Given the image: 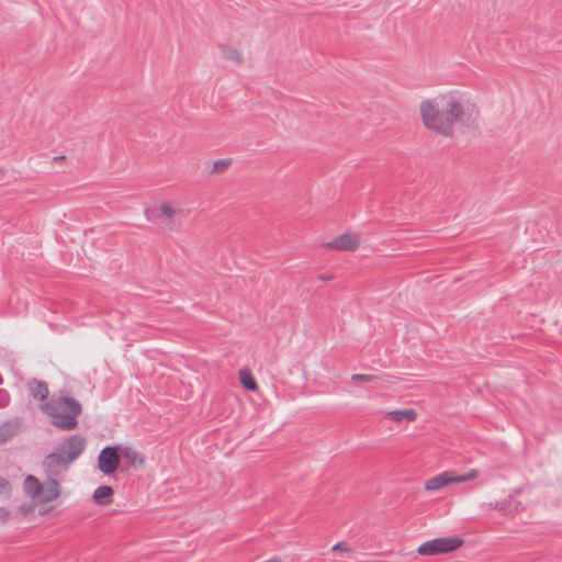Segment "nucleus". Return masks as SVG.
Masks as SVG:
<instances>
[{"instance_id": "nucleus-5", "label": "nucleus", "mask_w": 562, "mask_h": 562, "mask_svg": "<svg viewBox=\"0 0 562 562\" xmlns=\"http://www.w3.org/2000/svg\"><path fill=\"white\" fill-rule=\"evenodd\" d=\"M463 544V539L457 536L428 540L417 548V553L424 557L450 553Z\"/></svg>"}, {"instance_id": "nucleus-22", "label": "nucleus", "mask_w": 562, "mask_h": 562, "mask_svg": "<svg viewBox=\"0 0 562 562\" xmlns=\"http://www.w3.org/2000/svg\"><path fill=\"white\" fill-rule=\"evenodd\" d=\"M333 551L350 552L351 548L346 542H338L333 547Z\"/></svg>"}, {"instance_id": "nucleus-18", "label": "nucleus", "mask_w": 562, "mask_h": 562, "mask_svg": "<svg viewBox=\"0 0 562 562\" xmlns=\"http://www.w3.org/2000/svg\"><path fill=\"white\" fill-rule=\"evenodd\" d=\"M351 380L355 382H373L376 380V376L372 374L356 373L351 375Z\"/></svg>"}, {"instance_id": "nucleus-2", "label": "nucleus", "mask_w": 562, "mask_h": 562, "mask_svg": "<svg viewBox=\"0 0 562 562\" xmlns=\"http://www.w3.org/2000/svg\"><path fill=\"white\" fill-rule=\"evenodd\" d=\"M86 439L81 435H72L58 443L53 452L43 460L49 476H57L67 471L69 465L75 462L86 448Z\"/></svg>"}, {"instance_id": "nucleus-16", "label": "nucleus", "mask_w": 562, "mask_h": 562, "mask_svg": "<svg viewBox=\"0 0 562 562\" xmlns=\"http://www.w3.org/2000/svg\"><path fill=\"white\" fill-rule=\"evenodd\" d=\"M222 55H223V58H225L227 60H232L237 65L243 63V56L236 48H233L229 46H223Z\"/></svg>"}, {"instance_id": "nucleus-4", "label": "nucleus", "mask_w": 562, "mask_h": 562, "mask_svg": "<svg viewBox=\"0 0 562 562\" xmlns=\"http://www.w3.org/2000/svg\"><path fill=\"white\" fill-rule=\"evenodd\" d=\"M145 217L153 223H159L169 231H175L181 224V212H177L169 203L145 209Z\"/></svg>"}, {"instance_id": "nucleus-20", "label": "nucleus", "mask_w": 562, "mask_h": 562, "mask_svg": "<svg viewBox=\"0 0 562 562\" xmlns=\"http://www.w3.org/2000/svg\"><path fill=\"white\" fill-rule=\"evenodd\" d=\"M231 165V160L228 159H220L214 161L213 169L214 171H224Z\"/></svg>"}, {"instance_id": "nucleus-11", "label": "nucleus", "mask_w": 562, "mask_h": 562, "mask_svg": "<svg viewBox=\"0 0 562 562\" xmlns=\"http://www.w3.org/2000/svg\"><path fill=\"white\" fill-rule=\"evenodd\" d=\"M22 419L14 417L0 424V445L8 442L21 429Z\"/></svg>"}, {"instance_id": "nucleus-25", "label": "nucleus", "mask_w": 562, "mask_h": 562, "mask_svg": "<svg viewBox=\"0 0 562 562\" xmlns=\"http://www.w3.org/2000/svg\"><path fill=\"white\" fill-rule=\"evenodd\" d=\"M65 159V156H56L53 158V161H61Z\"/></svg>"}, {"instance_id": "nucleus-13", "label": "nucleus", "mask_w": 562, "mask_h": 562, "mask_svg": "<svg viewBox=\"0 0 562 562\" xmlns=\"http://www.w3.org/2000/svg\"><path fill=\"white\" fill-rule=\"evenodd\" d=\"M41 485L42 483L34 475H27L23 482V490L35 502L42 490Z\"/></svg>"}, {"instance_id": "nucleus-23", "label": "nucleus", "mask_w": 562, "mask_h": 562, "mask_svg": "<svg viewBox=\"0 0 562 562\" xmlns=\"http://www.w3.org/2000/svg\"><path fill=\"white\" fill-rule=\"evenodd\" d=\"M10 516L9 512L5 508L0 507V517L8 519Z\"/></svg>"}, {"instance_id": "nucleus-3", "label": "nucleus", "mask_w": 562, "mask_h": 562, "mask_svg": "<svg viewBox=\"0 0 562 562\" xmlns=\"http://www.w3.org/2000/svg\"><path fill=\"white\" fill-rule=\"evenodd\" d=\"M41 409L50 417L53 426L61 430H72L78 426L77 418L82 413L81 404L74 397L59 396L49 403L40 404Z\"/></svg>"}, {"instance_id": "nucleus-17", "label": "nucleus", "mask_w": 562, "mask_h": 562, "mask_svg": "<svg viewBox=\"0 0 562 562\" xmlns=\"http://www.w3.org/2000/svg\"><path fill=\"white\" fill-rule=\"evenodd\" d=\"M239 381L246 390L256 391L258 385L250 372L240 370Z\"/></svg>"}, {"instance_id": "nucleus-21", "label": "nucleus", "mask_w": 562, "mask_h": 562, "mask_svg": "<svg viewBox=\"0 0 562 562\" xmlns=\"http://www.w3.org/2000/svg\"><path fill=\"white\" fill-rule=\"evenodd\" d=\"M10 493H11L10 482L7 479L0 476V494L9 495Z\"/></svg>"}, {"instance_id": "nucleus-8", "label": "nucleus", "mask_w": 562, "mask_h": 562, "mask_svg": "<svg viewBox=\"0 0 562 562\" xmlns=\"http://www.w3.org/2000/svg\"><path fill=\"white\" fill-rule=\"evenodd\" d=\"M359 245L360 237L358 234L344 233L325 244V247L340 251H355Z\"/></svg>"}, {"instance_id": "nucleus-14", "label": "nucleus", "mask_w": 562, "mask_h": 562, "mask_svg": "<svg viewBox=\"0 0 562 562\" xmlns=\"http://www.w3.org/2000/svg\"><path fill=\"white\" fill-rule=\"evenodd\" d=\"M112 495L113 488L108 485H102L94 490L93 499L99 504H109L111 503Z\"/></svg>"}, {"instance_id": "nucleus-7", "label": "nucleus", "mask_w": 562, "mask_h": 562, "mask_svg": "<svg viewBox=\"0 0 562 562\" xmlns=\"http://www.w3.org/2000/svg\"><path fill=\"white\" fill-rule=\"evenodd\" d=\"M120 446L104 447L98 457V468L104 474H111L120 465Z\"/></svg>"}, {"instance_id": "nucleus-24", "label": "nucleus", "mask_w": 562, "mask_h": 562, "mask_svg": "<svg viewBox=\"0 0 562 562\" xmlns=\"http://www.w3.org/2000/svg\"><path fill=\"white\" fill-rule=\"evenodd\" d=\"M331 279H333V276H330V274H321L319 276V280H322V281H329Z\"/></svg>"}, {"instance_id": "nucleus-10", "label": "nucleus", "mask_w": 562, "mask_h": 562, "mask_svg": "<svg viewBox=\"0 0 562 562\" xmlns=\"http://www.w3.org/2000/svg\"><path fill=\"white\" fill-rule=\"evenodd\" d=\"M25 386L32 398L41 402V404L48 403L49 390L45 381L31 379L26 382Z\"/></svg>"}, {"instance_id": "nucleus-19", "label": "nucleus", "mask_w": 562, "mask_h": 562, "mask_svg": "<svg viewBox=\"0 0 562 562\" xmlns=\"http://www.w3.org/2000/svg\"><path fill=\"white\" fill-rule=\"evenodd\" d=\"M11 402L9 392L4 389H0V408H5Z\"/></svg>"}, {"instance_id": "nucleus-6", "label": "nucleus", "mask_w": 562, "mask_h": 562, "mask_svg": "<svg viewBox=\"0 0 562 562\" xmlns=\"http://www.w3.org/2000/svg\"><path fill=\"white\" fill-rule=\"evenodd\" d=\"M476 475H477L476 470H471L470 472H468L465 474H460V475H454L450 472H442V473L427 480L425 483V488L430 492H437L449 484L468 482V481L476 477Z\"/></svg>"}, {"instance_id": "nucleus-1", "label": "nucleus", "mask_w": 562, "mask_h": 562, "mask_svg": "<svg viewBox=\"0 0 562 562\" xmlns=\"http://www.w3.org/2000/svg\"><path fill=\"white\" fill-rule=\"evenodd\" d=\"M473 110L470 102L452 95H439L420 103L425 126L443 135H450L456 123H464Z\"/></svg>"}, {"instance_id": "nucleus-9", "label": "nucleus", "mask_w": 562, "mask_h": 562, "mask_svg": "<svg viewBox=\"0 0 562 562\" xmlns=\"http://www.w3.org/2000/svg\"><path fill=\"white\" fill-rule=\"evenodd\" d=\"M42 490L35 499V503L45 504L56 499L60 494L59 482L49 476L44 483H42Z\"/></svg>"}, {"instance_id": "nucleus-15", "label": "nucleus", "mask_w": 562, "mask_h": 562, "mask_svg": "<svg viewBox=\"0 0 562 562\" xmlns=\"http://www.w3.org/2000/svg\"><path fill=\"white\" fill-rule=\"evenodd\" d=\"M387 417L396 423H402L404 420L412 422L416 418V412L414 409H400L387 413Z\"/></svg>"}, {"instance_id": "nucleus-12", "label": "nucleus", "mask_w": 562, "mask_h": 562, "mask_svg": "<svg viewBox=\"0 0 562 562\" xmlns=\"http://www.w3.org/2000/svg\"><path fill=\"white\" fill-rule=\"evenodd\" d=\"M120 458L131 467L142 465L144 463L143 457L131 446H120Z\"/></svg>"}]
</instances>
